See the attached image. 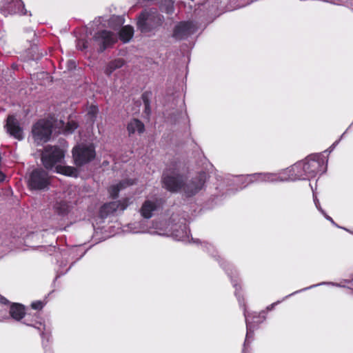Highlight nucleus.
Segmentation results:
<instances>
[{
    "instance_id": "4",
    "label": "nucleus",
    "mask_w": 353,
    "mask_h": 353,
    "mask_svg": "<svg viewBox=\"0 0 353 353\" xmlns=\"http://www.w3.org/2000/svg\"><path fill=\"white\" fill-rule=\"evenodd\" d=\"M161 21V17L156 10H145L138 18L137 27L142 32H148Z\"/></svg>"
},
{
    "instance_id": "9",
    "label": "nucleus",
    "mask_w": 353,
    "mask_h": 353,
    "mask_svg": "<svg viewBox=\"0 0 353 353\" xmlns=\"http://www.w3.org/2000/svg\"><path fill=\"white\" fill-rule=\"evenodd\" d=\"M301 162L307 179L315 176L318 173H323L325 171L323 159L308 158Z\"/></svg>"
},
{
    "instance_id": "23",
    "label": "nucleus",
    "mask_w": 353,
    "mask_h": 353,
    "mask_svg": "<svg viewBox=\"0 0 353 353\" xmlns=\"http://www.w3.org/2000/svg\"><path fill=\"white\" fill-rule=\"evenodd\" d=\"M244 315H245V322H246V328H247V333H246V339H245V343L248 341L249 338L251 337V334L254 332V325L253 323L256 322V323H260L261 321H251L250 320V316L249 315L247 314V312L245 310L244 311Z\"/></svg>"
},
{
    "instance_id": "8",
    "label": "nucleus",
    "mask_w": 353,
    "mask_h": 353,
    "mask_svg": "<svg viewBox=\"0 0 353 353\" xmlns=\"http://www.w3.org/2000/svg\"><path fill=\"white\" fill-rule=\"evenodd\" d=\"M166 225V223H157L154 224V228L156 229V231L151 232V233L157 234L159 235H171L174 236L178 241H183L184 238L188 235V231L185 225H183L181 227L180 230H172V228L170 227V224H168L165 228L164 225Z\"/></svg>"
},
{
    "instance_id": "7",
    "label": "nucleus",
    "mask_w": 353,
    "mask_h": 353,
    "mask_svg": "<svg viewBox=\"0 0 353 353\" xmlns=\"http://www.w3.org/2000/svg\"><path fill=\"white\" fill-rule=\"evenodd\" d=\"M50 184L48 173L42 169L33 170L28 179V186L32 190H45Z\"/></svg>"
},
{
    "instance_id": "27",
    "label": "nucleus",
    "mask_w": 353,
    "mask_h": 353,
    "mask_svg": "<svg viewBox=\"0 0 353 353\" xmlns=\"http://www.w3.org/2000/svg\"><path fill=\"white\" fill-rule=\"evenodd\" d=\"M32 307L34 310H41L43 307V303L41 301H35L32 303Z\"/></svg>"
},
{
    "instance_id": "33",
    "label": "nucleus",
    "mask_w": 353,
    "mask_h": 353,
    "mask_svg": "<svg viewBox=\"0 0 353 353\" xmlns=\"http://www.w3.org/2000/svg\"><path fill=\"white\" fill-rule=\"evenodd\" d=\"M276 304V303L272 304L270 306L268 307V310H271L274 307V306Z\"/></svg>"
},
{
    "instance_id": "15",
    "label": "nucleus",
    "mask_w": 353,
    "mask_h": 353,
    "mask_svg": "<svg viewBox=\"0 0 353 353\" xmlns=\"http://www.w3.org/2000/svg\"><path fill=\"white\" fill-rule=\"evenodd\" d=\"M160 205V201L156 198L145 200L140 210L141 216L145 219L151 218Z\"/></svg>"
},
{
    "instance_id": "21",
    "label": "nucleus",
    "mask_w": 353,
    "mask_h": 353,
    "mask_svg": "<svg viewBox=\"0 0 353 353\" xmlns=\"http://www.w3.org/2000/svg\"><path fill=\"white\" fill-rule=\"evenodd\" d=\"M124 65V61L122 59H115L110 61L105 69V73L110 75L115 70L121 68Z\"/></svg>"
},
{
    "instance_id": "40",
    "label": "nucleus",
    "mask_w": 353,
    "mask_h": 353,
    "mask_svg": "<svg viewBox=\"0 0 353 353\" xmlns=\"http://www.w3.org/2000/svg\"><path fill=\"white\" fill-rule=\"evenodd\" d=\"M167 12H172V10H167Z\"/></svg>"
},
{
    "instance_id": "22",
    "label": "nucleus",
    "mask_w": 353,
    "mask_h": 353,
    "mask_svg": "<svg viewBox=\"0 0 353 353\" xmlns=\"http://www.w3.org/2000/svg\"><path fill=\"white\" fill-rule=\"evenodd\" d=\"M54 208L59 214L63 215L69 211L70 205L67 201H57L54 205Z\"/></svg>"
},
{
    "instance_id": "35",
    "label": "nucleus",
    "mask_w": 353,
    "mask_h": 353,
    "mask_svg": "<svg viewBox=\"0 0 353 353\" xmlns=\"http://www.w3.org/2000/svg\"><path fill=\"white\" fill-rule=\"evenodd\" d=\"M87 48V46L84 43V44H83V49H85V48Z\"/></svg>"
},
{
    "instance_id": "17",
    "label": "nucleus",
    "mask_w": 353,
    "mask_h": 353,
    "mask_svg": "<svg viewBox=\"0 0 353 353\" xmlns=\"http://www.w3.org/2000/svg\"><path fill=\"white\" fill-rule=\"evenodd\" d=\"M127 130L129 135H132L135 133L140 134L144 132L145 127L141 121L134 119L128 123Z\"/></svg>"
},
{
    "instance_id": "37",
    "label": "nucleus",
    "mask_w": 353,
    "mask_h": 353,
    "mask_svg": "<svg viewBox=\"0 0 353 353\" xmlns=\"http://www.w3.org/2000/svg\"><path fill=\"white\" fill-rule=\"evenodd\" d=\"M298 292H294L292 293V295H294V294H296Z\"/></svg>"
},
{
    "instance_id": "39",
    "label": "nucleus",
    "mask_w": 353,
    "mask_h": 353,
    "mask_svg": "<svg viewBox=\"0 0 353 353\" xmlns=\"http://www.w3.org/2000/svg\"><path fill=\"white\" fill-rule=\"evenodd\" d=\"M298 292H294L292 293V295H294V294H296Z\"/></svg>"
},
{
    "instance_id": "28",
    "label": "nucleus",
    "mask_w": 353,
    "mask_h": 353,
    "mask_svg": "<svg viewBox=\"0 0 353 353\" xmlns=\"http://www.w3.org/2000/svg\"><path fill=\"white\" fill-rule=\"evenodd\" d=\"M252 2V0H238V7L245 6Z\"/></svg>"
},
{
    "instance_id": "29",
    "label": "nucleus",
    "mask_w": 353,
    "mask_h": 353,
    "mask_svg": "<svg viewBox=\"0 0 353 353\" xmlns=\"http://www.w3.org/2000/svg\"><path fill=\"white\" fill-rule=\"evenodd\" d=\"M322 214L324 215V216H325L327 220H329L330 221H331L333 224L334 223V222L333 219H332L330 216H329L328 215H327V214H325V212H324V213H322Z\"/></svg>"
},
{
    "instance_id": "2",
    "label": "nucleus",
    "mask_w": 353,
    "mask_h": 353,
    "mask_svg": "<svg viewBox=\"0 0 353 353\" xmlns=\"http://www.w3.org/2000/svg\"><path fill=\"white\" fill-rule=\"evenodd\" d=\"M65 152L57 146L48 145L45 147L41 154V161L43 166L48 170L55 168L57 173L68 176L77 177L78 170L71 166L58 165L61 163L64 159Z\"/></svg>"
},
{
    "instance_id": "3",
    "label": "nucleus",
    "mask_w": 353,
    "mask_h": 353,
    "mask_svg": "<svg viewBox=\"0 0 353 353\" xmlns=\"http://www.w3.org/2000/svg\"><path fill=\"white\" fill-rule=\"evenodd\" d=\"M72 156L77 165H82L95 157V150L92 144L81 143L72 150Z\"/></svg>"
},
{
    "instance_id": "41",
    "label": "nucleus",
    "mask_w": 353,
    "mask_h": 353,
    "mask_svg": "<svg viewBox=\"0 0 353 353\" xmlns=\"http://www.w3.org/2000/svg\"><path fill=\"white\" fill-rule=\"evenodd\" d=\"M352 234H353V232H352Z\"/></svg>"
},
{
    "instance_id": "1",
    "label": "nucleus",
    "mask_w": 353,
    "mask_h": 353,
    "mask_svg": "<svg viewBox=\"0 0 353 353\" xmlns=\"http://www.w3.org/2000/svg\"><path fill=\"white\" fill-rule=\"evenodd\" d=\"M205 173H200L191 180L184 181L183 177L176 174L169 175L164 174L163 183L164 187L170 192H182L186 196H190L200 191L205 183Z\"/></svg>"
},
{
    "instance_id": "36",
    "label": "nucleus",
    "mask_w": 353,
    "mask_h": 353,
    "mask_svg": "<svg viewBox=\"0 0 353 353\" xmlns=\"http://www.w3.org/2000/svg\"><path fill=\"white\" fill-rule=\"evenodd\" d=\"M332 285H336V286H339V285L338 284H334V283H332Z\"/></svg>"
},
{
    "instance_id": "26",
    "label": "nucleus",
    "mask_w": 353,
    "mask_h": 353,
    "mask_svg": "<svg viewBox=\"0 0 353 353\" xmlns=\"http://www.w3.org/2000/svg\"><path fill=\"white\" fill-rule=\"evenodd\" d=\"M313 191V199H314V204L316 207V208L321 212V213H324V210L321 208L320 206V203H319V201L318 200L316 194H315V192L314 190Z\"/></svg>"
},
{
    "instance_id": "6",
    "label": "nucleus",
    "mask_w": 353,
    "mask_h": 353,
    "mask_svg": "<svg viewBox=\"0 0 353 353\" xmlns=\"http://www.w3.org/2000/svg\"><path fill=\"white\" fill-rule=\"evenodd\" d=\"M243 182L247 185L252 183H276L285 182L287 178L283 176V171L279 173H255L253 174L246 175L243 177Z\"/></svg>"
},
{
    "instance_id": "30",
    "label": "nucleus",
    "mask_w": 353,
    "mask_h": 353,
    "mask_svg": "<svg viewBox=\"0 0 353 353\" xmlns=\"http://www.w3.org/2000/svg\"><path fill=\"white\" fill-rule=\"evenodd\" d=\"M6 179L5 174L0 171V182H3Z\"/></svg>"
},
{
    "instance_id": "18",
    "label": "nucleus",
    "mask_w": 353,
    "mask_h": 353,
    "mask_svg": "<svg viewBox=\"0 0 353 353\" xmlns=\"http://www.w3.org/2000/svg\"><path fill=\"white\" fill-rule=\"evenodd\" d=\"M25 308L19 303H12L10 309V314L16 321H20L25 316Z\"/></svg>"
},
{
    "instance_id": "10",
    "label": "nucleus",
    "mask_w": 353,
    "mask_h": 353,
    "mask_svg": "<svg viewBox=\"0 0 353 353\" xmlns=\"http://www.w3.org/2000/svg\"><path fill=\"white\" fill-rule=\"evenodd\" d=\"M1 11L4 16L9 14H26L24 5L21 0H1L0 2Z\"/></svg>"
},
{
    "instance_id": "13",
    "label": "nucleus",
    "mask_w": 353,
    "mask_h": 353,
    "mask_svg": "<svg viewBox=\"0 0 353 353\" xmlns=\"http://www.w3.org/2000/svg\"><path fill=\"white\" fill-rule=\"evenodd\" d=\"M283 174L287 178L286 181L307 179L302 162H298L283 170Z\"/></svg>"
},
{
    "instance_id": "38",
    "label": "nucleus",
    "mask_w": 353,
    "mask_h": 353,
    "mask_svg": "<svg viewBox=\"0 0 353 353\" xmlns=\"http://www.w3.org/2000/svg\"><path fill=\"white\" fill-rule=\"evenodd\" d=\"M298 292H294L292 293V295H294V294H296Z\"/></svg>"
},
{
    "instance_id": "16",
    "label": "nucleus",
    "mask_w": 353,
    "mask_h": 353,
    "mask_svg": "<svg viewBox=\"0 0 353 353\" xmlns=\"http://www.w3.org/2000/svg\"><path fill=\"white\" fill-rule=\"evenodd\" d=\"M6 128L9 134L14 138L18 140L23 139V130L14 116L11 115L8 117Z\"/></svg>"
},
{
    "instance_id": "11",
    "label": "nucleus",
    "mask_w": 353,
    "mask_h": 353,
    "mask_svg": "<svg viewBox=\"0 0 353 353\" xmlns=\"http://www.w3.org/2000/svg\"><path fill=\"white\" fill-rule=\"evenodd\" d=\"M94 41L100 48V51L111 46L117 41V35L108 30H101L95 34Z\"/></svg>"
},
{
    "instance_id": "34",
    "label": "nucleus",
    "mask_w": 353,
    "mask_h": 353,
    "mask_svg": "<svg viewBox=\"0 0 353 353\" xmlns=\"http://www.w3.org/2000/svg\"><path fill=\"white\" fill-rule=\"evenodd\" d=\"M143 231L142 230H136V231H133V232L134 233H137V232H142Z\"/></svg>"
},
{
    "instance_id": "14",
    "label": "nucleus",
    "mask_w": 353,
    "mask_h": 353,
    "mask_svg": "<svg viewBox=\"0 0 353 353\" xmlns=\"http://www.w3.org/2000/svg\"><path fill=\"white\" fill-rule=\"evenodd\" d=\"M130 202L128 199L122 201H115L104 204L100 210L101 216H107L118 210L123 211L130 205Z\"/></svg>"
},
{
    "instance_id": "25",
    "label": "nucleus",
    "mask_w": 353,
    "mask_h": 353,
    "mask_svg": "<svg viewBox=\"0 0 353 353\" xmlns=\"http://www.w3.org/2000/svg\"><path fill=\"white\" fill-rule=\"evenodd\" d=\"M97 112H98L97 108L94 105H91L88 110V114L90 116V118L92 119L97 114Z\"/></svg>"
},
{
    "instance_id": "5",
    "label": "nucleus",
    "mask_w": 353,
    "mask_h": 353,
    "mask_svg": "<svg viewBox=\"0 0 353 353\" xmlns=\"http://www.w3.org/2000/svg\"><path fill=\"white\" fill-rule=\"evenodd\" d=\"M52 122L50 120H39L32 127V134L34 141L37 143L47 142L52 133Z\"/></svg>"
},
{
    "instance_id": "20",
    "label": "nucleus",
    "mask_w": 353,
    "mask_h": 353,
    "mask_svg": "<svg viewBox=\"0 0 353 353\" xmlns=\"http://www.w3.org/2000/svg\"><path fill=\"white\" fill-rule=\"evenodd\" d=\"M134 34V29L130 26H123L119 32V38L123 43L130 41Z\"/></svg>"
},
{
    "instance_id": "24",
    "label": "nucleus",
    "mask_w": 353,
    "mask_h": 353,
    "mask_svg": "<svg viewBox=\"0 0 353 353\" xmlns=\"http://www.w3.org/2000/svg\"><path fill=\"white\" fill-rule=\"evenodd\" d=\"M78 127L77 123L74 121H68L65 126L64 131L66 133H72Z\"/></svg>"
},
{
    "instance_id": "12",
    "label": "nucleus",
    "mask_w": 353,
    "mask_h": 353,
    "mask_svg": "<svg viewBox=\"0 0 353 353\" xmlns=\"http://www.w3.org/2000/svg\"><path fill=\"white\" fill-rule=\"evenodd\" d=\"M196 30V26L193 22H181L175 26L172 36L176 39L181 40L194 34Z\"/></svg>"
},
{
    "instance_id": "31",
    "label": "nucleus",
    "mask_w": 353,
    "mask_h": 353,
    "mask_svg": "<svg viewBox=\"0 0 353 353\" xmlns=\"http://www.w3.org/2000/svg\"><path fill=\"white\" fill-rule=\"evenodd\" d=\"M322 284H323V283L318 284V285H322ZM315 286H317V285H314L310 286L309 288H304V289L301 290V291L306 290H307V289H310V288H314V287H315Z\"/></svg>"
},
{
    "instance_id": "19",
    "label": "nucleus",
    "mask_w": 353,
    "mask_h": 353,
    "mask_svg": "<svg viewBox=\"0 0 353 353\" xmlns=\"http://www.w3.org/2000/svg\"><path fill=\"white\" fill-rule=\"evenodd\" d=\"M133 183V181L128 179L111 185L109 188V192L110 196L113 198L117 197L118 196L119 192L121 190L125 188L127 186L131 185Z\"/></svg>"
},
{
    "instance_id": "32",
    "label": "nucleus",
    "mask_w": 353,
    "mask_h": 353,
    "mask_svg": "<svg viewBox=\"0 0 353 353\" xmlns=\"http://www.w3.org/2000/svg\"><path fill=\"white\" fill-rule=\"evenodd\" d=\"M1 302L2 303H5V304H6V303L8 302V301H7V299H6L5 298L1 297Z\"/></svg>"
}]
</instances>
